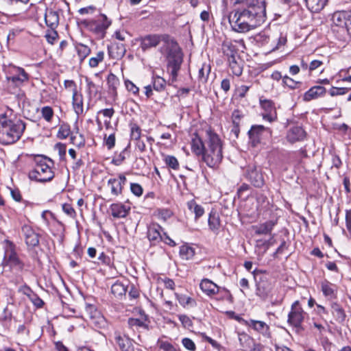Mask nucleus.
Here are the masks:
<instances>
[{
  "label": "nucleus",
  "instance_id": "nucleus-1",
  "mask_svg": "<svg viewBox=\"0 0 351 351\" xmlns=\"http://www.w3.org/2000/svg\"><path fill=\"white\" fill-rule=\"evenodd\" d=\"M246 8L237 9L230 13L228 21L233 31L245 33L265 22V0H245Z\"/></svg>",
  "mask_w": 351,
  "mask_h": 351
},
{
  "label": "nucleus",
  "instance_id": "nucleus-2",
  "mask_svg": "<svg viewBox=\"0 0 351 351\" xmlns=\"http://www.w3.org/2000/svg\"><path fill=\"white\" fill-rule=\"evenodd\" d=\"M191 150L212 169H217L223 159V143L219 136L210 129L206 131L204 141L195 135L191 141Z\"/></svg>",
  "mask_w": 351,
  "mask_h": 351
},
{
  "label": "nucleus",
  "instance_id": "nucleus-3",
  "mask_svg": "<svg viewBox=\"0 0 351 351\" xmlns=\"http://www.w3.org/2000/svg\"><path fill=\"white\" fill-rule=\"evenodd\" d=\"M26 128V123L8 109L0 114V143L11 145L17 142Z\"/></svg>",
  "mask_w": 351,
  "mask_h": 351
},
{
  "label": "nucleus",
  "instance_id": "nucleus-4",
  "mask_svg": "<svg viewBox=\"0 0 351 351\" xmlns=\"http://www.w3.org/2000/svg\"><path fill=\"white\" fill-rule=\"evenodd\" d=\"M3 71L5 74L8 90L11 93H16L18 89L29 80L30 76L23 68L12 64L5 65Z\"/></svg>",
  "mask_w": 351,
  "mask_h": 351
},
{
  "label": "nucleus",
  "instance_id": "nucleus-5",
  "mask_svg": "<svg viewBox=\"0 0 351 351\" xmlns=\"http://www.w3.org/2000/svg\"><path fill=\"white\" fill-rule=\"evenodd\" d=\"M47 161L52 163V160L47 157L40 156L36 157V166L34 169L29 173V179L40 182L51 181L54 177V172L47 163Z\"/></svg>",
  "mask_w": 351,
  "mask_h": 351
},
{
  "label": "nucleus",
  "instance_id": "nucleus-6",
  "mask_svg": "<svg viewBox=\"0 0 351 351\" xmlns=\"http://www.w3.org/2000/svg\"><path fill=\"white\" fill-rule=\"evenodd\" d=\"M165 48L167 51V66L171 70L172 77L176 79L182 62L181 49L178 43L173 40L167 42Z\"/></svg>",
  "mask_w": 351,
  "mask_h": 351
},
{
  "label": "nucleus",
  "instance_id": "nucleus-7",
  "mask_svg": "<svg viewBox=\"0 0 351 351\" xmlns=\"http://www.w3.org/2000/svg\"><path fill=\"white\" fill-rule=\"evenodd\" d=\"M82 23L88 30L101 38H104L106 29L111 25V21L105 14H101L95 19H85Z\"/></svg>",
  "mask_w": 351,
  "mask_h": 351
},
{
  "label": "nucleus",
  "instance_id": "nucleus-8",
  "mask_svg": "<svg viewBox=\"0 0 351 351\" xmlns=\"http://www.w3.org/2000/svg\"><path fill=\"white\" fill-rule=\"evenodd\" d=\"M306 313L301 307L299 301L294 302L291 307V311L288 315L287 322L293 326L297 332L304 330L302 324L305 318Z\"/></svg>",
  "mask_w": 351,
  "mask_h": 351
},
{
  "label": "nucleus",
  "instance_id": "nucleus-9",
  "mask_svg": "<svg viewBox=\"0 0 351 351\" xmlns=\"http://www.w3.org/2000/svg\"><path fill=\"white\" fill-rule=\"evenodd\" d=\"M271 135L272 130L271 128L262 125H252L248 131L250 143L253 147H256L259 144L263 138L271 137Z\"/></svg>",
  "mask_w": 351,
  "mask_h": 351
},
{
  "label": "nucleus",
  "instance_id": "nucleus-10",
  "mask_svg": "<svg viewBox=\"0 0 351 351\" xmlns=\"http://www.w3.org/2000/svg\"><path fill=\"white\" fill-rule=\"evenodd\" d=\"M127 178L123 173H119L117 178H110L107 182L110 193L114 197L122 194L123 187L126 184Z\"/></svg>",
  "mask_w": 351,
  "mask_h": 351
},
{
  "label": "nucleus",
  "instance_id": "nucleus-11",
  "mask_svg": "<svg viewBox=\"0 0 351 351\" xmlns=\"http://www.w3.org/2000/svg\"><path fill=\"white\" fill-rule=\"evenodd\" d=\"M260 105L264 110L263 113V119L269 122H274L277 120V112L274 103L270 99H260Z\"/></svg>",
  "mask_w": 351,
  "mask_h": 351
},
{
  "label": "nucleus",
  "instance_id": "nucleus-12",
  "mask_svg": "<svg viewBox=\"0 0 351 351\" xmlns=\"http://www.w3.org/2000/svg\"><path fill=\"white\" fill-rule=\"evenodd\" d=\"M272 289V285L269 282L266 276L263 275L256 280V295L261 298L266 299Z\"/></svg>",
  "mask_w": 351,
  "mask_h": 351
},
{
  "label": "nucleus",
  "instance_id": "nucleus-13",
  "mask_svg": "<svg viewBox=\"0 0 351 351\" xmlns=\"http://www.w3.org/2000/svg\"><path fill=\"white\" fill-rule=\"evenodd\" d=\"M351 19L350 10L336 11L332 15V23L337 27L346 28Z\"/></svg>",
  "mask_w": 351,
  "mask_h": 351
},
{
  "label": "nucleus",
  "instance_id": "nucleus-14",
  "mask_svg": "<svg viewBox=\"0 0 351 351\" xmlns=\"http://www.w3.org/2000/svg\"><path fill=\"white\" fill-rule=\"evenodd\" d=\"M246 178L256 187H261L264 184V178L261 170L255 166H249L246 171Z\"/></svg>",
  "mask_w": 351,
  "mask_h": 351
},
{
  "label": "nucleus",
  "instance_id": "nucleus-15",
  "mask_svg": "<svg viewBox=\"0 0 351 351\" xmlns=\"http://www.w3.org/2000/svg\"><path fill=\"white\" fill-rule=\"evenodd\" d=\"M306 137V132L300 126L291 127L287 133L286 138L291 143H294L295 142L302 141Z\"/></svg>",
  "mask_w": 351,
  "mask_h": 351
},
{
  "label": "nucleus",
  "instance_id": "nucleus-16",
  "mask_svg": "<svg viewBox=\"0 0 351 351\" xmlns=\"http://www.w3.org/2000/svg\"><path fill=\"white\" fill-rule=\"evenodd\" d=\"M22 232L24 234L25 243L29 247H34L39 243L38 234L27 225L23 226Z\"/></svg>",
  "mask_w": 351,
  "mask_h": 351
},
{
  "label": "nucleus",
  "instance_id": "nucleus-17",
  "mask_svg": "<svg viewBox=\"0 0 351 351\" xmlns=\"http://www.w3.org/2000/svg\"><path fill=\"white\" fill-rule=\"evenodd\" d=\"M323 295L328 300H332L337 297V286L325 280L320 283Z\"/></svg>",
  "mask_w": 351,
  "mask_h": 351
},
{
  "label": "nucleus",
  "instance_id": "nucleus-18",
  "mask_svg": "<svg viewBox=\"0 0 351 351\" xmlns=\"http://www.w3.org/2000/svg\"><path fill=\"white\" fill-rule=\"evenodd\" d=\"M160 43V36L157 34H149L143 37L141 40V47L143 51L156 47Z\"/></svg>",
  "mask_w": 351,
  "mask_h": 351
},
{
  "label": "nucleus",
  "instance_id": "nucleus-19",
  "mask_svg": "<svg viewBox=\"0 0 351 351\" xmlns=\"http://www.w3.org/2000/svg\"><path fill=\"white\" fill-rule=\"evenodd\" d=\"M326 93V90L324 86H315L307 90L303 95V100L309 101L316 99L318 97L324 96Z\"/></svg>",
  "mask_w": 351,
  "mask_h": 351
},
{
  "label": "nucleus",
  "instance_id": "nucleus-20",
  "mask_svg": "<svg viewBox=\"0 0 351 351\" xmlns=\"http://www.w3.org/2000/svg\"><path fill=\"white\" fill-rule=\"evenodd\" d=\"M202 291L208 296H213L217 294L220 288L210 280L204 278L199 285Z\"/></svg>",
  "mask_w": 351,
  "mask_h": 351
},
{
  "label": "nucleus",
  "instance_id": "nucleus-21",
  "mask_svg": "<svg viewBox=\"0 0 351 351\" xmlns=\"http://www.w3.org/2000/svg\"><path fill=\"white\" fill-rule=\"evenodd\" d=\"M245 324L249 327L252 328L254 330L263 334L265 336H268L269 335V327L265 322L263 321L250 319L246 321Z\"/></svg>",
  "mask_w": 351,
  "mask_h": 351
},
{
  "label": "nucleus",
  "instance_id": "nucleus-22",
  "mask_svg": "<svg viewBox=\"0 0 351 351\" xmlns=\"http://www.w3.org/2000/svg\"><path fill=\"white\" fill-rule=\"evenodd\" d=\"M5 256L8 257V264L11 268L16 271H21L23 269V263L21 261L16 254L13 252L12 250H10V251H7Z\"/></svg>",
  "mask_w": 351,
  "mask_h": 351
},
{
  "label": "nucleus",
  "instance_id": "nucleus-23",
  "mask_svg": "<svg viewBox=\"0 0 351 351\" xmlns=\"http://www.w3.org/2000/svg\"><path fill=\"white\" fill-rule=\"evenodd\" d=\"M130 210V206L122 204H112L110 206L111 213L114 217L124 218L127 216Z\"/></svg>",
  "mask_w": 351,
  "mask_h": 351
},
{
  "label": "nucleus",
  "instance_id": "nucleus-24",
  "mask_svg": "<svg viewBox=\"0 0 351 351\" xmlns=\"http://www.w3.org/2000/svg\"><path fill=\"white\" fill-rule=\"evenodd\" d=\"M229 68L236 76H240L243 73V65L241 60L237 56L228 58Z\"/></svg>",
  "mask_w": 351,
  "mask_h": 351
},
{
  "label": "nucleus",
  "instance_id": "nucleus-25",
  "mask_svg": "<svg viewBox=\"0 0 351 351\" xmlns=\"http://www.w3.org/2000/svg\"><path fill=\"white\" fill-rule=\"evenodd\" d=\"M72 104L75 112L77 116L84 112L83 96L78 91H75L72 95Z\"/></svg>",
  "mask_w": 351,
  "mask_h": 351
},
{
  "label": "nucleus",
  "instance_id": "nucleus-26",
  "mask_svg": "<svg viewBox=\"0 0 351 351\" xmlns=\"http://www.w3.org/2000/svg\"><path fill=\"white\" fill-rule=\"evenodd\" d=\"M162 228L158 224L152 223L148 226L147 237L149 241H158L161 239Z\"/></svg>",
  "mask_w": 351,
  "mask_h": 351
},
{
  "label": "nucleus",
  "instance_id": "nucleus-27",
  "mask_svg": "<svg viewBox=\"0 0 351 351\" xmlns=\"http://www.w3.org/2000/svg\"><path fill=\"white\" fill-rule=\"evenodd\" d=\"M108 50L110 57L113 59H119L122 58L126 51L125 47L123 44L117 45L116 46L114 45L108 46Z\"/></svg>",
  "mask_w": 351,
  "mask_h": 351
},
{
  "label": "nucleus",
  "instance_id": "nucleus-28",
  "mask_svg": "<svg viewBox=\"0 0 351 351\" xmlns=\"http://www.w3.org/2000/svg\"><path fill=\"white\" fill-rule=\"evenodd\" d=\"M307 8L312 12H319L324 9L328 0H304Z\"/></svg>",
  "mask_w": 351,
  "mask_h": 351
},
{
  "label": "nucleus",
  "instance_id": "nucleus-29",
  "mask_svg": "<svg viewBox=\"0 0 351 351\" xmlns=\"http://www.w3.org/2000/svg\"><path fill=\"white\" fill-rule=\"evenodd\" d=\"M45 23L51 29L56 28L59 22L58 14L51 10H47L45 15Z\"/></svg>",
  "mask_w": 351,
  "mask_h": 351
},
{
  "label": "nucleus",
  "instance_id": "nucleus-30",
  "mask_svg": "<svg viewBox=\"0 0 351 351\" xmlns=\"http://www.w3.org/2000/svg\"><path fill=\"white\" fill-rule=\"evenodd\" d=\"M330 306L332 308V313L335 317L337 322L340 324H343L346 317L345 311L337 302H332Z\"/></svg>",
  "mask_w": 351,
  "mask_h": 351
},
{
  "label": "nucleus",
  "instance_id": "nucleus-31",
  "mask_svg": "<svg viewBox=\"0 0 351 351\" xmlns=\"http://www.w3.org/2000/svg\"><path fill=\"white\" fill-rule=\"evenodd\" d=\"M275 224L273 221H267L259 226H252V229L256 234H266L271 232Z\"/></svg>",
  "mask_w": 351,
  "mask_h": 351
},
{
  "label": "nucleus",
  "instance_id": "nucleus-32",
  "mask_svg": "<svg viewBox=\"0 0 351 351\" xmlns=\"http://www.w3.org/2000/svg\"><path fill=\"white\" fill-rule=\"evenodd\" d=\"M115 342L121 351H129L132 346L131 340L126 336H121L120 334H116Z\"/></svg>",
  "mask_w": 351,
  "mask_h": 351
},
{
  "label": "nucleus",
  "instance_id": "nucleus-33",
  "mask_svg": "<svg viewBox=\"0 0 351 351\" xmlns=\"http://www.w3.org/2000/svg\"><path fill=\"white\" fill-rule=\"evenodd\" d=\"M147 315L145 314L142 315V317L141 319L137 318H129L128 320V324L129 326L132 328L136 327V328H147Z\"/></svg>",
  "mask_w": 351,
  "mask_h": 351
},
{
  "label": "nucleus",
  "instance_id": "nucleus-34",
  "mask_svg": "<svg viewBox=\"0 0 351 351\" xmlns=\"http://www.w3.org/2000/svg\"><path fill=\"white\" fill-rule=\"evenodd\" d=\"M107 83L110 90L113 95H117V89L119 86V78L113 73H110L107 77Z\"/></svg>",
  "mask_w": 351,
  "mask_h": 351
},
{
  "label": "nucleus",
  "instance_id": "nucleus-35",
  "mask_svg": "<svg viewBox=\"0 0 351 351\" xmlns=\"http://www.w3.org/2000/svg\"><path fill=\"white\" fill-rule=\"evenodd\" d=\"M75 50L80 62H82L91 51L90 49L88 46L82 43H77L75 45Z\"/></svg>",
  "mask_w": 351,
  "mask_h": 351
},
{
  "label": "nucleus",
  "instance_id": "nucleus-36",
  "mask_svg": "<svg viewBox=\"0 0 351 351\" xmlns=\"http://www.w3.org/2000/svg\"><path fill=\"white\" fill-rule=\"evenodd\" d=\"M176 298H177L180 304L182 305L183 307H186V306L194 307L197 305L196 301L194 299H193L191 297H189L186 295L176 294Z\"/></svg>",
  "mask_w": 351,
  "mask_h": 351
},
{
  "label": "nucleus",
  "instance_id": "nucleus-37",
  "mask_svg": "<svg viewBox=\"0 0 351 351\" xmlns=\"http://www.w3.org/2000/svg\"><path fill=\"white\" fill-rule=\"evenodd\" d=\"M187 205L189 210L195 214V218L201 217L204 213V208L195 201L188 202Z\"/></svg>",
  "mask_w": 351,
  "mask_h": 351
},
{
  "label": "nucleus",
  "instance_id": "nucleus-38",
  "mask_svg": "<svg viewBox=\"0 0 351 351\" xmlns=\"http://www.w3.org/2000/svg\"><path fill=\"white\" fill-rule=\"evenodd\" d=\"M222 50L223 53L228 58L236 56L237 48L231 42L224 41L222 44Z\"/></svg>",
  "mask_w": 351,
  "mask_h": 351
},
{
  "label": "nucleus",
  "instance_id": "nucleus-39",
  "mask_svg": "<svg viewBox=\"0 0 351 351\" xmlns=\"http://www.w3.org/2000/svg\"><path fill=\"white\" fill-rule=\"evenodd\" d=\"M180 255L184 260H190L195 255V250L190 246L184 245L180 247Z\"/></svg>",
  "mask_w": 351,
  "mask_h": 351
},
{
  "label": "nucleus",
  "instance_id": "nucleus-40",
  "mask_svg": "<svg viewBox=\"0 0 351 351\" xmlns=\"http://www.w3.org/2000/svg\"><path fill=\"white\" fill-rule=\"evenodd\" d=\"M127 289L119 282H116L112 285L111 292L115 297H121L126 293Z\"/></svg>",
  "mask_w": 351,
  "mask_h": 351
},
{
  "label": "nucleus",
  "instance_id": "nucleus-41",
  "mask_svg": "<svg viewBox=\"0 0 351 351\" xmlns=\"http://www.w3.org/2000/svg\"><path fill=\"white\" fill-rule=\"evenodd\" d=\"M86 83L87 86V92L90 97H96L100 91V88L95 84L89 78L86 77Z\"/></svg>",
  "mask_w": 351,
  "mask_h": 351
},
{
  "label": "nucleus",
  "instance_id": "nucleus-42",
  "mask_svg": "<svg viewBox=\"0 0 351 351\" xmlns=\"http://www.w3.org/2000/svg\"><path fill=\"white\" fill-rule=\"evenodd\" d=\"M72 134L69 125L62 124L58 129L57 136L60 139H66L68 136H71Z\"/></svg>",
  "mask_w": 351,
  "mask_h": 351
},
{
  "label": "nucleus",
  "instance_id": "nucleus-43",
  "mask_svg": "<svg viewBox=\"0 0 351 351\" xmlns=\"http://www.w3.org/2000/svg\"><path fill=\"white\" fill-rule=\"evenodd\" d=\"M104 59V52L103 51H100L97 53L96 56L92 57L89 59V66L91 68L97 67L100 62H101Z\"/></svg>",
  "mask_w": 351,
  "mask_h": 351
},
{
  "label": "nucleus",
  "instance_id": "nucleus-44",
  "mask_svg": "<svg viewBox=\"0 0 351 351\" xmlns=\"http://www.w3.org/2000/svg\"><path fill=\"white\" fill-rule=\"evenodd\" d=\"M70 141L72 144L78 147H83L85 145L84 136L81 134H78L77 132L75 135L73 134L71 135Z\"/></svg>",
  "mask_w": 351,
  "mask_h": 351
},
{
  "label": "nucleus",
  "instance_id": "nucleus-45",
  "mask_svg": "<svg viewBox=\"0 0 351 351\" xmlns=\"http://www.w3.org/2000/svg\"><path fill=\"white\" fill-rule=\"evenodd\" d=\"M128 147L129 145L125 147L119 155L116 156L112 159V163L115 165H120L125 160L126 157L128 156Z\"/></svg>",
  "mask_w": 351,
  "mask_h": 351
},
{
  "label": "nucleus",
  "instance_id": "nucleus-46",
  "mask_svg": "<svg viewBox=\"0 0 351 351\" xmlns=\"http://www.w3.org/2000/svg\"><path fill=\"white\" fill-rule=\"evenodd\" d=\"M43 118L47 122H51L53 117V110L50 106H44L41 108Z\"/></svg>",
  "mask_w": 351,
  "mask_h": 351
},
{
  "label": "nucleus",
  "instance_id": "nucleus-47",
  "mask_svg": "<svg viewBox=\"0 0 351 351\" xmlns=\"http://www.w3.org/2000/svg\"><path fill=\"white\" fill-rule=\"evenodd\" d=\"M130 137L132 140L138 141L141 139V130L137 124H132L130 126Z\"/></svg>",
  "mask_w": 351,
  "mask_h": 351
},
{
  "label": "nucleus",
  "instance_id": "nucleus-48",
  "mask_svg": "<svg viewBox=\"0 0 351 351\" xmlns=\"http://www.w3.org/2000/svg\"><path fill=\"white\" fill-rule=\"evenodd\" d=\"M165 164L170 168L177 170L179 169V162L177 158L173 156H167L165 158Z\"/></svg>",
  "mask_w": 351,
  "mask_h": 351
},
{
  "label": "nucleus",
  "instance_id": "nucleus-49",
  "mask_svg": "<svg viewBox=\"0 0 351 351\" xmlns=\"http://www.w3.org/2000/svg\"><path fill=\"white\" fill-rule=\"evenodd\" d=\"M24 31V28L16 27L11 29L8 35V40H14L16 37L19 36Z\"/></svg>",
  "mask_w": 351,
  "mask_h": 351
},
{
  "label": "nucleus",
  "instance_id": "nucleus-50",
  "mask_svg": "<svg viewBox=\"0 0 351 351\" xmlns=\"http://www.w3.org/2000/svg\"><path fill=\"white\" fill-rule=\"evenodd\" d=\"M166 81L160 77H156L154 79L153 86L154 88L157 91H160L165 88Z\"/></svg>",
  "mask_w": 351,
  "mask_h": 351
},
{
  "label": "nucleus",
  "instance_id": "nucleus-51",
  "mask_svg": "<svg viewBox=\"0 0 351 351\" xmlns=\"http://www.w3.org/2000/svg\"><path fill=\"white\" fill-rule=\"evenodd\" d=\"M282 84L284 86H286L290 88L291 89H295L298 87V84H299L300 82H296L293 80L292 78L286 75L282 77Z\"/></svg>",
  "mask_w": 351,
  "mask_h": 351
},
{
  "label": "nucleus",
  "instance_id": "nucleus-52",
  "mask_svg": "<svg viewBox=\"0 0 351 351\" xmlns=\"http://www.w3.org/2000/svg\"><path fill=\"white\" fill-rule=\"evenodd\" d=\"M210 69L208 66L207 68H205L204 66H203L199 69L198 79L202 82H206L207 81Z\"/></svg>",
  "mask_w": 351,
  "mask_h": 351
},
{
  "label": "nucleus",
  "instance_id": "nucleus-53",
  "mask_svg": "<svg viewBox=\"0 0 351 351\" xmlns=\"http://www.w3.org/2000/svg\"><path fill=\"white\" fill-rule=\"evenodd\" d=\"M130 191L136 197H141L143 193V187L138 183H130Z\"/></svg>",
  "mask_w": 351,
  "mask_h": 351
},
{
  "label": "nucleus",
  "instance_id": "nucleus-54",
  "mask_svg": "<svg viewBox=\"0 0 351 351\" xmlns=\"http://www.w3.org/2000/svg\"><path fill=\"white\" fill-rule=\"evenodd\" d=\"M287 40V35L280 33L278 38H277L276 45L271 49V51L279 49L281 47L284 46L286 44Z\"/></svg>",
  "mask_w": 351,
  "mask_h": 351
},
{
  "label": "nucleus",
  "instance_id": "nucleus-55",
  "mask_svg": "<svg viewBox=\"0 0 351 351\" xmlns=\"http://www.w3.org/2000/svg\"><path fill=\"white\" fill-rule=\"evenodd\" d=\"M173 213L171 210L167 208H162L158 210V217L160 219H167L172 217Z\"/></svg>",
  "mask_w": 351,
  "mask_h": 351
},
{
  "label": "nucleus",
  "instance_id": "nucleus-56",
  "mask_svg": "<svg viewBox=\"0 0 351 351\" xmlns=\"http://www.w3.org/2000/svg\"><path fill=\"white\" fill-rule=\"evenodd\" d=\"M104 142L108 149H112L115 145V134L114 133L110 134L108 137L104 136Z\"/></svg>",
  "mask_w": 351,
  "mask_h": 351
},
{
  "label": "nucleus",
  "instance_id": "nucleus-57",
  "mask_svg": "<svg viewBox=\"0 0 351 351\" xmlns=\"http://www.w3.org/2000/svg\"><path fill=\"white\" fill-rule=\"evenodd\" d=\"M158 347L160 351H176L173 346L167 341H159Z\"/></svg>",
  "mask_w": 351,
  "mask_h": 351
},
{
  "label": "nucleus",
  "instance_id": "nucleus-58",
  "mask_svg": "<svg viewBox=\"0 0 351 351\" xmlns=\"http://www.w3.org/2000/svg\"><path fill=\"white\" fill-rule=\"evenodd\" d=\"M29 299L37 308H42L44 305L43 300L35 293L32 294V296Z\"/></svg>",
  "mask_w": 351,
  "mask_h": 351
},
{
  "label": "nucleus",
  "instance_id": "nucleus-59",
  "mask_svg": "<svg viewBox=\"0 0 351 351\" xmlns=\"http://www.w3.org/2000/svg\"><path fill=\"white\" fill-rule=\"evenodd\" d=\"M182 343L186 349L191 351L195 350V344L191 339L187 337L183 338L182 340Z\"/></svg>",
  "mask_w": 351,
  "mask_h": 351
},
{
  "label": "nucleus",
  "instance_id": "nucleus-60",
  "mask_svg": "<svg viewBox=\"0 0 351 351\" xmlns=\"http://www.w3.org/2000/svg\"><path fill=\"white\" fill-rule=\"evenodd\" d=\"M62 210L69 217L74 218L75 217V211L71 204H64L62 205Z\"/></svg>",
  "mask_w": 351,
  "mask_h": 351
},
{
  "label": "nucleus",
  "instance_id": "nucleus-61",
  "mask_svg": "<svg viewBox=\"0 0 351 351\" xmlns=\"http://www.w3.org/2000/svg\"><path fill=\"white\" fill-rule=\"evenodd\" d=\"M348 91V88H337V87H332V88L330 90V95L332 97L337 96V95H342L346 94Z\"/></svg>",
  "mask_w": 351,
  "mask_h": 351
},
{
  "label": "nucleus",
  "instance_id": "nucleus-62",
  "mask_svg": "<svg viewBox=\"0 0 351 351\" xmlns=\"http://www.w3.org/2000/svg\"><path fill=\"white\" fill-rule=\"evenodd\" d=\"M125 86L127 90L133 94L136 95L138 93V88L132 81L129 80H125Z\"/></svg>",
  "mask_w": 351,
  "mask_h": 351
},
{
  "label": "nucleus",
  "instance_id": "nucleus-63",
  "mask_svg": "<svg viewBox=\"0 0 351 351\" xmlns=\"http://www.w3.org/2000/svg\"><path fill=\"white\" fill-rule=\"evenodd\" d=\"M179 319L184 328H189L193 325L192 320L186 315H179Z\"/></svg>",
  "mask_w": 351,
  "mask_h": 351
},
{
  "label": "nucleus",
  "instance_id": "nucleus-64",
  "mask_svg": "<svg viewBox=\"0 0 351 351\" xmlns=\"http://www.w3.org/2000/svg\"><path fill=\"white\" fill-rule=\"evenodd\" d=\"M323 65V62L319 60H312L309 64V71L312 72Z\"/></svg>",
  "mask_w": 351,
  "mask_h": 351
}]
</instances>
